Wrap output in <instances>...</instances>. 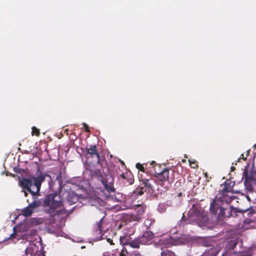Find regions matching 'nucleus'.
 <instances>
[{"label":"nucleus","instance_id":"1","mask_svg":"<svg viewBox=\"0 0 256 256\" xmlns=\"http://www.w3.org/2000/svg\"><path fill=\"white\" fill-rule=\"evenodd\" d=\"M46 212L53 216H61L67 214V210L64 208L63 201L60 194L57 193L50 194L45 196L42 204Z\"/></svg>","mask_w":256,"mask_h":256},{"label":"nucleus","instance_id":"2","mask_svg":"<svg viewBox=\"0 0 256 256\" xmlns=\"http://www.w3.org/2000/svg\"><path fill=\"white\" fill-rule=\"evenodd\" d=\"M36 176H32L31 178H22L20 180V185L24 190L28 191L33 197L40 195L41 185L46 177L51 180V176L46 173H42L40 168H38Z\"/></svg>","mask_w":256,"mask_h":256},{"label":"nucleus","instance_id":"3","mask_svg":"<svg viewBox=\"0 0 256 256\" xmlns=\"http://www.w3.org/2000/svg\"><path fill=\"white\" fill-rule=\"evenodd\" d=\"M234 183L230 180H226L221 185L222 188L219 191L218 193L216 196V199L214 201L220 202L221 204L224 202L228 204L232 200V198L230 194H234L233 187Z\"/></svg>","mask_w":256,"mask_h":256},{"label":"nucleus","instance_id":"4","mask_svg":"<svg viewBox=\"0 0 256 256\" xmlns=\"http://www.w3.org/2000/svg\"><path fill=\"white\" fill-rule=\"evenodd\" d=\"M92 175L102 182L106 190L109 192H114V178L110 174H106L100 170H96L93 172Z\"/></svg>","mask_w":256,"mask_h":256},{"label":"nucleus","instance_id":"5","mask_svg":"<svg viewBox=\"0 0 256 256\" xmlns=\"http://www.w3.org/2000/svg\"><path fill=\"white\" fill-rule=\"evenodd\" d=\"M172 174L174 172L170 169L164 168L162 171L158 172L156 170V177L157 178L158 184L165 189H168L171 186V184L173 182V178L169 176L170 172Z\"/></svg>","mask_w":256,"mask_h":256},{"label":"nucleus","instance_id":"6","mask_svg":"<svg viewBox=\"0 0 256 256\" xmlns=\"http://www.w3.org/2000/svg\"><path fill=\"white\" fill-rule=\"evenodd\" d=\"M33 198L34 199V201L29 204L26 208H24L22 210V214L26 217L30 216L32 215L34 210L36 208L40 207L42 204L40 200H36L35 197H33Z\"/></svg>","mask_w":256,"mask_h":256},{"label":"nucleus","instance_id":"7","mask_svg":"<svg viewBox=\"0 0 256 256\" xmlns=\"http://www.w3.org/2000/svg\"><path fill=\"white\" fill-rule=\"evenodd\" d=\"M210 210L214 214H218L219 218L225 216V208L216 201H212L211 203Z\"/></svg>","mask_w":256,"mask_h":256},{"label":"nucleus","instance_id":"8","mask_svg":"<svg viewBox=\"0 0 256 256\" xmlns=\"http://www.w3.org/2000/svg\"><path fill=\"white\" fill-rule=\"evenodd\" d=\"M120 244L124 246L130 245V247L134 248H139L140 244H141L139 238H135L132 241H130V238H128L127 236H124L122 237H120Z\"/></svg>","mask_w":256,"mask_h":256},{"label":"nucleus","instance_id":"9","mask_svg":"<svg viewBox=\"0 0 256 256\" xmlns=\"http://www.w3.org/2000/svg\"><path fill=\"white\" fill-rule=\"evenodd\" d=\"M119 178L124 184L128 186L134 182V176L130 172H118Z\"/></svg>","mask_w":256,"mask_h":256},{"label":"nucleus","instance_id":"10","mask_svg":"<svg viewBox=\"0 0 256 256\" xmlns=\"http://www.w3.org/2000/svg\"><path fill=\"white\" fill-rule=\"evenodd\" d=\"M154 234L152 232H145L142 236L139 238L141 244H150L152 243Z\"/></svg>","mask_w":256,"mask_h":256},{"label":"nucleus","instance_id":"11","mask_svg":"<svg viewBox=\"0 0 256 256\" xmlns=\"http://www.w3.org/2000/svg\"><path fill=\"white\" fill-rule=\"evenodd\" d=\"M146 208V206L144 204H138L134 208L136 214H134L136 220H141L144 216Z\"/></svg>","mask_w":256,"mask_h":256},{"label":"nucleus","instance_id":"12","mask_svg":"<svg viewBox=\"0 0 256 256\" xmlns=\"http://www.w3.org/2000/svg\"><path fill=\"white\" fill-rule=\"evenodd\" d=\"M142 182L144 184L143 186L144 189V192H147L150 194H152L154 192V188L153 184L155 183L153 179H146L142 180Z\"/></svg>","mask_w":256,"mask_h":256},{"label":"nucleus","instance_id":"13","mask_svg":"<svg viewBox=\"0 0 256 256\" xmlns=\"http://www.w3.org/2000/svg\"><path fill=\"white\" fill-rule=\"evenodd\" d=\"M87 153L90 154L92 157L96 156L98 161L100 160V154L97 150L96 145H90L86 148Z\"/></svg>","mask_w":256,"mask_h":256},{"label":"nucleus","instance_id":"14","mask_svg":"<svg viewBox=\"0 0 256 256\" xmlns=\"http://www.w3.org/2000/svg\"><path fill=\"white\" fill-rule=\"evenodd\" d=\"M67 200L70 204H74L78 201V196L73 192H70L68 194Z\"/></svg>","mask_w":256,"mask_h":256},{"label":"nucleus","instance_id":"15","mask_svg":"<svg viewBox=\"0 0 256 256\" xmlns=\"http://www.w3.org/2000/svg\"><path fill=\"white\" fill-rule=\"evenodd\" d=\"M238 240L236 239L230 240L227 242L226 248L228 250H233L236 247L238 244Z\"/></svg>","mask_w":256,"mask_h":256},{"label":"nucleus","instance_id":"16","mask_svg":"<svg viewBox=\"0 0 256 256\" xmlns=\"http://www.w3.org/2000/svg\"><path fill=\"white\" fill-rule=\"evenodd\" d=\"M243 177L244 178L245 182H249L253 181L254 178V176L252 172L248 173V170H244L243 172Z\"/></svg>","mask_w":256,"mask_h":256},{"label":"nucleus","instance_id":"17","mask_svg":"<svg viewBox=\"0 0 256 256\" xmlns=\"http://www.w3.org/2000/svg\"><path fill=\"white\" fill-rule=\"evenodd\" d=\"M135 216L134 214H126L123 216L122 219L124 221L126 222H134V221H138L136 220V218H134Z\"/></svg>","mask_w":256,"mask_h":256},{"label":"nucleus","instance_id":"18","mask_svg":"<svg viewBox=\"0 0 256 256\" xmlns=\"http://www.w3.org/2000/svg\"><path fill=\"white\" fill-rule=\"evenodd\" d=\"M102 219L101 218V220L97 222L94 226V228L96 232H97L98 234H101L102 232Z\"/></svg>","mask_w":256,"mask_h":256},{"label":"nucleus","instance_id":"19","mask_svg":"<svg viewBox=\"0 0 256 256\" xmlns=\"http://www.w3.org/2000/svg\"><path fill=\"white\" fill-rule=\"evenodd\" d=\"M144 189L143 186L138 187L134 191V194L135 196H142L144 194Z\"/></svg>","mask_w":256,"mask_h":256},{"label":"nucleus","instance_id":"20","mask_svg":"<svg viewBox=\"0 0 256 256\" xmlns=\"http://www.w3.org/2000/svg\"><path fill=\"white\" fill-rule=\"evenodd\" d=\"M162 256H176L174 252L169 250H166L162 252Z\"/></svg>","mask_w":256,"mask_h":256},{"label":"nucleus","instance_id":"21","mask_svg":"<svg viewBox=\"0 0 256 256\" xmlns=\"http://www.w3.org/2000/svg\"><path fill=\"white\" fill-rule=\"evenodd\" d=\"M154 222V220H152L151 218H148L144 220V224L147 228H148L150 227L151 224Z\"/></svg>","mask_w":256,"mask_h":256},{"label":"nucleus","instance_id":"22","mask_svg":"<svg viewBox=\"0 0 256 256\" xmlns=\"http://www.w3.org/2000/svg\"><path fill=\"white\" fill-rule=\"evenodd\" d=\"M32 136H39L40 134V130L37 128L36 126H33L32 128Z\"/></svg>","mask_w":256,"mask_h":256},{"label":"nucleus","instance_id":"23","mask_svg":"<svg viewBox=\"0 0 256 256\" xmlns=\"http://www.w3.org/2000/svg\"><path fill=\"white\" fill-rule=\"evenodd\" d=\"M31 248H28L24 250V253L21 256H32Z\"/></svg>","mask_w":256,"mask_h":256},{"label":"nucleus","instance_id":"24","mask_svg":"<svg viewBox=\"0 0 256 256\" xmlns=\"http://www.w3.org/2000/svg\"><path fill=\"white\" fill-rule=\"evenodd\" d=\"M56 180L58 182V184L60 186L62 184V176L60 172L56 176Z\"/></svg>","mask_w":256,"mask_h":256},{"label":"nucleus","instance_id":"25","mask_svg":"<svg viewBox=\"0 0 256 256\" xmlns=\"http://www.w3.org/2000/svg\"><path fill=\"white\" fill-rule=\"evenodd\" d=\"M189 162H190V164L192 166V168H198V163L196 160H194L192 161V160H189Z\"/></svg>","mask_w":256,"mask_h":256},{"label":"nucleus","instance_id":"26","mask_svg":"<svg viewBox=\"0 0 256 256\" xmlns=\"http://www.w3.org/2000/svg\"><path fill=\"white\" fill-rule=\"evenodd\" d=\"M13 230H14L12 234H11L10 235V236L5 240H8L10 239H13L14 238L16 237V230H15L14 227L13 228Z\"/></svg>","mask_w":256,"mask_h":256},{"label":"nucleus","instance_id":"27","mask_svg":"<svg viewBox=\"0 0 256 256\" xmlns=\"http://www.w3.org/2000/svg\"><path fill=\"white\" fill-rule=\"evenodd\" d=\"M118 172H127V170L125 171V170H122V168H121V166H118L116 169V175L119 176Z\"/></svg>","mask_w":256,"mask_h":256},{"label":"nucleus","instance_id":"28","mask_svg":"<svg viewBox=\"0 0 256 256\" xmlns=\"http://www.w3.org/2000/svg\"><path fill=\"white\" fill-rule=\"evenodd\" d=\"M136 168L141 172H144V168L142 164L140 163L136 164Z\"/></svg>","mask_w":256,"mask_h":256},{"label":"nucleus","instance_id":"29","mask_svg":"<svg viewBox=\"0 0 256 256\" xmlns=\"http://www.w3.org/2000/svg\"><path fill=\"white\" fill-rule=\"evenodd\" d=\"M130 233L126 234L124 236H127L128 238H130V236L133 234L134 233L135 230L133 228H131L130 230Z\"/></svg>","mask_w":256,"mask_h":256},{"label":"nucleus","instance_id":"30","mask_svg":"<svg viewBox=\"0 0 256 256\" xmlns=\"http://www.w3.org/2000/svg\"><path fill=\"white\" fill-rule=\"evenodd\" d=\"M119 161L120 162V164H121L120 166H121V168H122V170H125V171H126L127 169H126V166L124 164V162L120 159L119 160Z\"/></svg>","mask_w":256,"mask_h":256},{"label":"nucleus","instance_id":"31","mask_svg":"<svg viewBox=\"0 0 256 256\" xmlns=\"http://www.w3.org/2000/svg\"><path fill=\"white\" fill-rule=\"evenodd\" d=\"M34 256H45L44 254L42 252L40 251L38 252H36Z\"/></svg>","mask_w":256,"mask_h":256},{"label":"nucleus","instance_id":"32","mask_svg":"<svg viewBox=\"0 0 256 256\" xmlns=\"http://www.w3.org/2000/svg\"><path fill=\"white\" fill-rule=\"evenodd\" d=\"M127 252L126 248H123L120 254V256H125V254H124V252Z\"/></svg>","mask_w":256,"mask_h":256},{"label":"nucleus","instance_id":"33","mask_svg":"<svg viewBox=\"0 0 256 256\" xmlns=\"http://www.w3.org/2000/svg\"><path fill=\"white\" fill-rule=\"evenodd\" d=\"M83 126L84 128V129H85V130L86 132H89L90 130H89V128H88V126L85 123H84L83 124Z\"/></svg>","mask_w":256,"mask_h":256},{"label":"nucleus","instance_id":"34","mask_svg":"<svg viewBox=\"0 0 256 256\" xmlns=\"http://www.w3.org/2000/svg\"><path fill=\"white\" fill-rule=\"evenodd\" d=\"M16 172L20 174L22 172H24V170L20 168H18L15 170Z\"/></svg>","mask_w":256,"mask_h":256},{"label":"nucleus","instance_id":"35","mask_svg":"<svg viewBox=\"0 0 256 256\" xmlns=\"http://www.w3.org/2000/svg\"><path fill=\"white\" fill-rule=\"evenodd\" d=\"M107 241L111 245H114V244L113 242V241L112 240H111L110 238H107Z\"/></svg>","mask_w":256,"mask_h":256},{"label":"nucleus","instance_id":"36","mask_svg":"<svg viewBox=\"0 0 256 256\" xmlns=\"http://www.w3.org/2000/svg\"><path fill=\"white\" fill-rule=\"evenodd\" d=\"M157 168H158V170L156 169V168H155V170H156L158 172L161 171L160 170V166L159 165L156 166Z\"/></svg>","mask_w":256,"mask_h":256},{"label":"nucleus","instance_id":"37","mask_svg":"<svg viewBox=\"0 0 256 256\" xmlns=\"http://www.w3.org/2000/svg\"><path fill=\"white\" fill-rule=\"evenodd\" d=\"M182 196V193L181 192H179L178 194V197H180Z\"/></svg>","mask_w":256,"mask_h":256},{"label":"nucleus","instance_id":"38","mask_svg":"<svg viewBox=\"0 0 256 256\" xmlns=\"http://www.w3.org/2000/svg\"><path fill=\"white\" fill-rule=\"evenodd\" d=\"M24 196L26 197L28 196V194L26 192H24Z\"/></svg>","mask_w":256,"mask_h":256},{"label":"nucleus","instance_id":"39","mask_svg":"<svg viewBox=\"0 0 256 256\" xmlns=\"http://www.w3.org/2000/svg\"><path fill=\"white\" fill-rule=\"evenodd\" d=\"M234 170H235V168L234 166L231 167V170L232 171Z\"/></svg>","mask_w":256,"mask_h":256},{"label":"nucleus","instance_id":"40","mask_svg":"<svg viewBox=\"0 0 256 256\" xmlns=\"http://www.w3.org/2000/svg\"><path fill=\"white\" fill-rule=\"evenodd\" d=\"M10 176H12L14 178L15 176V175L14 174H10Z\"/></svg>","mask_w":256,"mask_h":256},{"label":"nucleus","instance_id":"41","mask_svg":"<svg viewBox=\"0 0 256 256\" xmlns=\"http://www.w3.org/2000/svg\"><path fill=\"white\" fill-rule=\"evenodd\" d=\"M204 177H205V178H208V174H207V173H206V174H204Z\"/></svg>","mask_w":256,"mask_h":256},{"label":"nucleus","instance_id":"42","mask_svg":"<svg viewBox=\"0 0 256 256\" xmlns=\"http://www.w3.org/2000/svg\"><path fill=\"white\" fill-rule=\"evenodd\" d=\"M226 256V253L224 252V253H223L222 254V256Z\"/></svg>","mask_w":256,"mask_h":256},{"label":"nucleus","instance_id":"43","mask_svg":"<svg viewBox=\"0 0 256 256\" xmlns=\"http://www.w3.org/2000/svg\"><path fill=\"white\" fill-rule=\"evenodd\" d=\"M254 149H256V144L254 146Z\"/></svg>","mask_w":256,"mask_h":256},{"label":"nucleus","instance_id":"44","mask_svg":"<svg viewBox=\"0 0 256 256\" xmlns=\"http://www.w3.org/2000/svg\"><path fill=\"white\" fill-rule=\"evenodd\" d=\"M200 214V212H198L196 214V215H198V214Z\"/></svg>","mask_w":256,"mask_h":256},{"label":"nucleus","instance_id":"45","mask_svg":"<svg viewBox=\"0 0 256 256\" xmlns=\"http://www.w3.org/2000/svg\"><path fill=\"white\" fill-rule=\"evenodd\" d=\"M103 256H106V254H103Z\"/></svg>","mask_w":256,"mask_h":256},{"label":"nucleus","instance_id":"46","mask_svg":"<svg viewBox=\"0 0 256 256\" xmlns=\"http://www.w3.org/2000/svg\"><path fill=\"white\" fill-rule=\"evenodd\" d=\"M121 225H119V228H120Z\"/></svg>","mask_w":256,"mask_h":256}]
</instances>
